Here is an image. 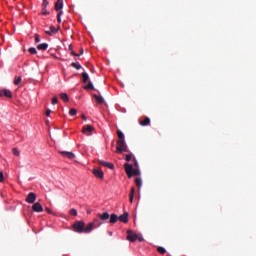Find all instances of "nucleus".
Wrapping results in <instances>:
<instances>
[{
	"mask_svg": "<svg viewBox=\"0 0 256 256\" xmlns=\"http://www.w3.org/2000/svg\"><path fill=\"white\" fill-rule=\"evenodd\" d=\"M119 220L120 222H124V223L129 222V212H125L124 214H121L119 216Z\"/></svg>",
	"mask_w": 256,
	"mask_h": 256,
	"instance_id": "nucleus-14",
	"label": "nucleus"
},
{
	"mask_svg": "<svg viewBox=\"0 0 256 256\" xmlns=\"http://www.w3.org/2000/svg\"><path fill=\"white\" fill-rule=\"evenodd\" d=\"M63 5V0H57L55 3V10L60 12L61 9H63Z\"/></svg>",
	"mask_w": 256,
	"mask_h": 256,
	"instance_id": "nucleus-15",
	"label": "nucleus"
},
{
	"mask_svg": "<svg viewBox=\"0 0 256 256\" xmlns=\"http://www.w3.org/2000/svg\"><path fill=\"white\" fill-rule=\"evenodd\" d=\"M69 50L72 52V46H69Z\"/></svg>",
	"mask_w": 256,
	"mask_h": 256,
	"instance_id": "nucleus-49",
	"label": "nucleus"
},
{
	"mask_svg": "<svg viewBox=\"0 0 256 256\" xmlns=\"http://www.w3.org/2000/svg\"><path fill=\"white\" fill-rule=\"evenodd\" d=\"M151 121L149 117H145V119L143 121H140V125H142V127H146L147 125H150Z\"/></svg>",
	"mask_w": 256,
	"mask_h": 256,
	"instance_id": "nucleus-18",
	"label": "nucleus"
},
{
	"mask_svg": "<svg viewBox=\"0 0 256 256\" xmlns=\"http://www.w3.org/2000/svg\"><path fill=\"white\" fill-rule=\"evenodd\" d=\"M113 234V232H110V235H112Z\"/></svg>",
	"mask_w": 256,
	"mask_h": 256,
	"instance_id": "nucleus-51",
	"label": "nucleus"
},
{
	"mask_svg": "<svg viewBox=\"0 0 256 256\" xmlns=\"http://www.w3.org/2000/svg\"><path fill=\"white\" fill-rule=\"evenodd\" d=\"M71 66H73V68H76V70H81L82 68L81 64L77 62H72Z\"/></svg>",
	"mask_w": 256,
	"mask_h": 256,
	"instance_id": "nucleus-27",
	"label": "nucleus"
},
{
	"mask_svg": "<svg viewBox=\"0 0 256 256\" xmlns=\"http://www.w3.org/2000/svg\"><path fill=\"white\" fill-rule=\"evenodd\" d=\"M134 166H135V168L139 167V163H138L136 157H134Z\"/></svg>",
	"mask_w": 256,
	"mask_h": 256,
	"instance_id": "nucleus-40",
	"label": "nucleus"
},
{
	"mask_svg": "<svg viewBox=\"0 0 256 256\" xmlns=\"http://www.w3.org/2000/svg\"><path fill=\"white\" fill-rule=\"evenodd\" d=\"M69 115L71 117H74L75 115H77V108H70Z\"/></svg>",
	"mask_w": 256,
	"mask_h": 256,
	"instance_id": "nucleus-26",
	"label": "nucleus"
},
{
	"mask_svg": "<svg viewBox=\"0 0 256 256\" xmlns=\"http://www.w3.org/2000/svg\"><path fill=\"white\" fill-rule=\"evenodd\" d=\"M117 135H118V141H122V139H124V133L120 129H118Z\"/></svg>",
	"mask_w": 256,
	"mask_h": 256,
	"instance_id": "nucleus-24",
	"label": "nucleus"
},
{
	"mask_svg": "<svg viewBox=\"0 0 256 256\" xmlns=\"http://www.w3.org/2000/svg\"><path fill=\"white\" fill-rule=\"evenodd\" d=\"M157 251L160 253V255H165V253H167V250L164 248V246H158Z\"/></svg>",
	"mask_w": 256,
	"mask_h": 256,
	"instance_id": "nucleus-21",
	"label": "nucleus"
},
{
	"mask_svg": "<svg viewBox=\"0 0 256 256\" xmlns=\"http://www.w3.org/2000/svg\"><path fill=\"white\" fill-rule=\"evenodd\" d=\"M46 212H48V214H52V210H50V208H46Z\"/></svg>",
	"mask_w": 256,
	"mask_h": 256,
	"instance_id": "nucleus-45",
	"label": "nucleus"
},
{
	"mask_svg": "<svg viewBox=\"0 0 256 256\" xmlns=\"http://www.w3.org/2000/svg\"><path fill=\"white\" fill-rule=\"evenodd\" d=\"M124 169L128 175V177H133V175H140L141 171L138 167L134 169L133 165L131 163H125L124 164Z\"/></svg>",
	"mask_w": 256,
	"mask_h": 256,
	"instance_id": "nucleus-1",
	"label": "nucleus"
},
{
	"mask_svg": "<svg viewBox=\"0 0 256 256\" xmlns=\"http://www.w3.org/2000/svg\"><path fill=\"white\" fill-rule=\"evenodd\" d=\"M137 238H138V234L133 232V230H127V240H130V242H135Z\"/></svg>",
	"mask_w": 256,
	"mask_h": 256,
	"instance_id": "nucleus-6",
	"label": "nucleus"
},
{
	"mask_svg": "<svg viewBox=\"0 0 256 256\" xmlns=\"http://www.w3.org/2000/svg\"><path fill=\"white\" fill-rule=\"evenodd\" d=\"M35 42L39 44L41 42L39 34H35Z\"/></svg>",
	"mask_w": 256,
	"mask_h": 256,
	"instance_id": "nucleus-37",
	"label": "nucleus"
},
{
	"mask_svg": "<svg viewBox=\"0 0 256 256\" xmlns=\"http://www.w3.org/2000/svg\"><path fill=\"white\" fill-rule=\"evenodd\" d=\"M137 238H138V240H139L140 242H142V241L144 240V238H143L142 235L138 236V234H137Z\"/></svg>",
	"mask_w": 256,
	"mask_h": 256,
	"instance_id": "nucleus-42",
	"label": "nucleus"
},
{
	"mask_svg": "<svg viewBox=\"0 0 256 256\" xmlns=\"http://www.w3.org/2000/svg\"><path fill=\"white\" fill-rule=\"evenodd\" d=\"M48 5H49L48 0L42 1V15H49L50 12L47 10Z\"/></svg>",
	"mask_w": 256,
	"mask_h": 256,
	"instance_id": "nucleus-10",
	"label": "nucleus"
},
{
	"mask_svg": "<svg viewBox=\"0 0 256 256\" xmlns=\"http://www.w3.org/2000/svg\"><path fill=\"white\" fill-rule=\"evenodd\" d=\"M32 210H34V212H43V206L42 204H40V202L35 201V203L32 206Z\"/></svg>",
	"mask_w": 256,
	"mask_h": 256,
	"instance_id": "nucleus-12",
	"label": "nucleus"
},
{
	"mask_svg": "<svg viewBox=\"0 0 256 256\" xmlns=\"http://www.w3.org/2000/svg\"><path fill=\"white\" fill-rule=\"evenodd\" d=\"M135 184H136V186H137L138 188H141V186H142V180H141V178H136Z\"/></svg>",
	"mask_w": 256,
	"mask_h": 256,
	"instance_id": "nucleus-29",
	"label": "nucleus"
},
{
	"mask_svg": "<svg viewBox=\"0 0 256 256\" xmlns=\"http://www.w3.org/2000/svg\"><path fill=\"white\" fill-rule=\"evenodd\" d=\"M117 220H119V216L117 214H111L110 223L115 224V222H117Z\"/></svg>",
	"mask_w": 256,
	"mask_h": 256,
	"instance_id": "nucleus-19",
	"label": "nucleus"
},
{
	"mask_svg": "<svg viewBox=\"0 0 256 256\" xmlns=\"http://www.w3.org/2000/svg\"><path fill=\"white\" fill-rule=\"evenodd\" d=\"M80 54H84V50L82 49V50H80Z\"/></svg>",
	"mask_w": 256,
	"mask_h": 256,
	"instance_id": "nucleus-48",
	"label": "nucleus"
},
{
	"mask_svg": "<svg viewBox=\"0 0 256 256\" xmlns=\"http://www.w3.org/2000/svg\"><path fill=\"white\" fill-rule=\"evenodd\" d=\"M84 88L86 90H94L95 86H94L93 82H88V84H86V86H84Z\"/></svg>",
	"mask_w": 256,
	"mask_h": 256,
	"instance_id": "nucleus-22",
	"label": "nucleus"
},
{
	"mask_svg": "<svg viewBox=\"0 0 256 256\" xmlns=\"http://www.w3.org/2000/svg\"><path fill=\"white\" fill-rule=\"evenodd\" d=\"M71 54H72L73 56H80L79 54H76V52H74V50H71Z\"/></svg>",
	"mask_w": 256,
	"mask_h": 256,
	"instance_id": "nucleus-44",
	"label": "nucleus"
},
{
	"mask_svg": "<svg viewBox=\"0 0 256 256\" xmlns=\"http://www.w3.org/2000/svg\"><path fill=\"white\" fill-rule=\"evenodd\" d=\"M101 224H102V222L98 218H95L93 220V222H89V224H87V225L84 223V232L86 234H88L89 232H92V230H94V228L101 226Z\"/></svg>",
	"mask_w": 256,
	"mask_h": 256,
	"instance_id": "nucleus-2",
	"label": "nucleus"
},
{
	"mask_svg": "<svg viewBox=\"0 0 256 256\" xmlns=\"http://www.w3.org/2000/svg\"><path fill=\"white\" fill-rule=\"evenodd\" d=\"M50 29H51V35L52 33H57L58 29H56V27H54V25H50Z\"/></svg>",
	"mask_w": 256,
	"mask_h": 256,
	"instance_id": "nucleus-34",
	"label": "nucleus"
},
{
	"mask_svg": "<svg viewBox=\"0 0 256 256\" xmlns=\"http://www.w3.org/2000/svg\"><path fill=\"white\" fill-rule=\"evenodd\" d=\"M47 124H49V121H46Z\"/></svg>",
	"mask_w": 256,
	"mask_h": 256,
	"instance_id": "nucleus-50",
	"label": "nucleus"
},
{
	"mask_svg": "<svg viewBox=\"0 0 256 256\" xmlns=\"http://www.w3.org/2000/svg\"><path fill=\"white\" fill-rule=\"evenodd\" d=\"M69 214H71L72 216H77L78 212L76 208H71V210L69 211Z\"/></svg>",
	"mask_w": 256,
	"mask_h": 256,
	"instance_id": "nucleus-31",
	"label": "nucleus"
},
{
	"mask_svg": "<svg viewBox=\"0 0 256 256\" xmlns=\"http://www.w3.org/2000/svg\"><path fill=\"white\" fill-rule=\"evenodd\" d=\"M59 153L62 157H67L68 159H74L76 157L72 151H59Z\"/></svg>",
	"mask_w": 256,
	"mask_h": 256,
	"instance_id": "nucleus-8",
	"label": "nucleus"
},
{
	"mask_svg": "<svg viewBox=\"0 0 256 256\" xmlns=\"http://www.w3.org/2000/svg\"><path fill=\"white\" fill-rule=\"evenodd\" d=\"M60 98L62 100H64V102H68L69 101V96H68L67 92H61L60 93Z\"/></svg>",
	"mask_w": 256,
	"mask_h": 256,
	"instance_id": "nucleus-20",
	"label": "nucleus"
},
{
	"mask_svg": "<svg viewBox=\"0 0 256 256\" xmlns=\"http://www.w3.org/2000/svg\"><path fill=\"white\" fill-rule=\"evenodd\" d=\"M57 103H58V96H53L52 105H57Z\"/></svg>",
	"mask_w": 256,
	"mask_h": 256,
	"instance_id": "nucleus-33",
	"label": "nucleus"
},
{
	"mask_svg": "<svg viewBox=\"0 0 256 256\" xmlns=\"http://www.w3.org/2000/svg\"><path fill=\"white\" fill-rule=\"evenodd\" d=\"M116 151L117 153H123V151L128 152V145L125 141V135H123V139H121V141H117L116 143Z\"/></svg>",
	"mask_w": 256,
	"mask_h": 256,
	"instance_id": "nucleus-3",
	"label": "nucleus"
},
{
	"mask_svg": "<svg viewBox=\"0 0 256 256\" xmlns=\"http://www.w3.org/2000/svg\"><path fill=\"white\" fill-rule=\"evenodd\" d=\"M82 119H83L84 121H87V117H86L85 115H82Z\"/></svg>",
	"mask_w": 256,
	"mask_h": 256,
	"instance_id": "nucleus-47",
	"label": "nucleus"
},
{
	"mask_svg": "<svg viewBox=\"0 0 256 256\" xmlns=\"http://www.w3.org/2000/svg\"><path fill=\"white\" fill-rule=\"evenodd\" d=\"M73 230L78 233L85 232V222L83 220H77L73 224Z\"/></svg>",
	"mask_w": 256,
	"mask_h": 256,
	"instance_id": "nucleus-4",
	"label": "nucleus"
},
{
	"mask_svg": "<svg viewBox=\"0 0 256 256\" xmlns=\"http://www.w3.org/2000/svg\"><path fill=\"white\" fill-rule=\"evenodd\" d=\"M100 165H104L105 167H109V169H114V163H110L109 161H104V159H99Z\"/></svg>",
	"mask_w": 256,
	"mask_h": 256,
	"instance_id": "nucleus-13",
	"label": "nucleus"
},
{
	"mask_svg": "<svg viewBox=\"0 0 256 256\" xmlns=\"http://www.w3.org/2000/svg\"><path fill=\"white\" fill-rule=\"evenodd\" d=\"M93 174L95 177H99V179H103L104 177V171L100 167L93 169Z\"/></svg>",
	"mask_w": 256,
	"mask_h": 256,
	"instance_id": "nucleus-9",
	"label": "nucleus"
},
{
	"mask_svg": "<svg viewBox=\"0 0 256 256\" xmlns=\"http://www.w3.org/2000/svg\"><path fill=\"white\" fill-rule=\"evenodd\" d=\"M22 82V76H17V78L14 79V84L19 85Z\"/></svg>",
	"mask_w": 256,
	"mask_h": 256,
	"instance_id": "nucleus-28",
	"label": "nucleus"
},
{
	"mask_svg": "<svg viewBox=\"0 0 256 256\" xmlns=\"http://www.w3.org/2000/svg\"><path fill=\"white\" fill-rule=\"evenodd\" d=\"M46 33H47L48 35H52L51 28H50L48 31H46Z\"/></svg>",
	"mask_w": 256,
	"mask_h": 256,
	"instance_id": "nucleus-46",
	"label": "nucleus"
},
{
	"mask_svg": "<svg viewBox=\"0 0 256 256\" xmlns=\"http://www.w3.org/2000/svg\"><path fill=\"white\" fill-rule=\"evenodd\" d=\"M36 198H37L36 194L34 192H30L26 197V202H28V204L34 205L36 202Z\"/></svg>",
	"mask_w": 256,
	"mask_h": 256,
	"instance_id": "nucleus-7",
	"label": "nucleus"
},
{
	"mask_svg": "<svg viewBox=\"0 0 256 256\" xmlns=\"http://www.w3.org/2000/svg\"><path fill=\"white\" fill-rule=\"evenodd\" d=\"M12 152H13V154L14 155H20V151H19V149H16V147H14V149H12Z\"/></svg>",
	"mask_w": 256,
	"mask_h": 256,
	"instance_id": "nucleus-35",
	"label": "nucleus"
},
{
	"mask_svg": "<svg viewBox=\"0 0 256 256\" xmlns=\"http://www.w3.org/2000/svg\"><path fill=\"white\" fill-rule=\"evenodd\" d=\"M49 47L48 44L44 43V44H39L38 45V50H47Z\"/></svg>",
	"mask_w": 256,
	"mask_h": 256,
	"instance_id": "nucleus-25",
	"label": "nucleus"
},
{
	"mask_svg": "<svg viewBox=\"0 0 256 256\" xmlns=\"http://www.w3.org/2000/svg\"><path fill=\"white\" fill-rule=\"evenodd\" d=\"M130 196H132V199L134 200V198H135V188H131Z\"/></svg>",
	"mask_w": 256,
	"mask_h": 256,
	"instance_id": "nucleus-36",
	"label": "nucleus"
},
{
	"mask_svg": "<svg viewBox=\"0 0 256 256\" xmlns=\"http://www.w3.org/2000/svg\"><path fill=\"white\" fill-rule=\"evenodd\" d=\"M125 159H126V161H131V159H133V153H127L125 155Z\"/></svg>",
	"mask_w": 256,
	"mask_h": 256,
	"instance_id": "nucleus-30",
	"label": "nucleus"
},
{
	"mask_svg": "<svg viewBox=\"0 0 256 256\" xmlns=\"http://www.w3.org/2000/svg\"><path fill=\"white\" fill-rule=\"evenodd\" d=\"M61 15H63V11H59L58 14H57V21L58 23H61Z\"/></svg>",
	"mask_w": 256,
	"mask_h": 256,
	"instance_id": "nucleus-32",
	"label": "nucleus"
},
{
	"mask_svg": "<svg viewBox=\"0 0 256 256\" xmlns=\"http://www.w3.org/2000/svg\"><path fill=\"white\" fill-rule=\"evenodd\" d=\"M83 82L86 83L89 80V74L87 72H82Z\"/></svg>",
	"mask_w": 256,
	"mask_h": 256,
	"instance_id": "nucleus-23",
	"label": "nucleus"
},
{
	"mask_svg": "<svg viewBox=\"0 0 256 256\" xmlns=\"http://www.w3.org/2000/svg\"><path fill=\"white\" fill-rule=\"evenodd\" d=\"M30 54H37L36 48H29Z\"/></svg>",
	"mask_w": 256,
	"mask_h": 256,
	"instance_id": "nucleus-38",
	"label": "nucleus"
},
{
	"mask_svg": "<svg viewBox=\"0 0 256 256\" xmlns=\"http://www.w3.org/2000/svg\"><path fill=\"white\" fill-rule=\"evenodd\" d=\"M129 201H130L131 204H133L134 200H133V197L131 196V194H129Z\"/></svg>",
	"mask_w": 256,
	"mask_h": 256,
	"instance_id": "nucleus-43",
	"label": "nucleus"
},
{
	"mask_svg": "<svg viewBox=\"0 0 256 256\" xmlns=\"http://www.w3.org/2000/svg\"><path fill=\"white\" fill-rule=\"evenodd\" d=\"M98 216H99L100 220H109V218H110L109 212H103V214H99Z\"/></svg>",
	"mask_w": 256,
	"mask_h": 256,
	"instance_id": "nucleus-17",
	"label": "nucleus"
},
{
	"mask_svg": "<svg viewBox=\"0 0 256 256\" xmlns=\"http://www.w3.org/2000/svg\"><path fill=\"white\" fill-rule=\"evenodd\" d=\"M0 96H7V98H12L13 94L11 90H8L7 88H3L0 90Z\"/></svg>",
	"mask_w": 256,
	"mask_h": 256,
	"instance_id": "nucleus-11",
	"label": "nucleus"
},
{
	"mask_svg": "<svg viewBox=\"0 0 256 256\" xmlns=\"http://www.w3.org/2000/svg\"><path fill=\"white\" fill-rule=\"evenodd\" d=\"M93 131H95V127H93L92 125H84L82 129V133L87 136L92 135Z\"/></svg>",
	"mask_w": 256,
	"mask_h": 256,
	"instance_id": "nucleus-5",
	"label": "nucleus"
},
{
	"mask_svg": "<svg viewBox=\"0 0 256 256\" xmlns=\"http://www.w3.org/2000/svg\"><path fill=\"white\" fill-rule=\"evenodd\" d=\"M4 173L3 171H0V181H4Z\"/></svg>",
	"mask_w": 256,
	"mask_h": 256,
	"instance_id": "nucleus-41",
	"label": "nucleus"
},
{
	"mask_svg": "<svg viewBox=\"0 0 256 256\" xmlns=\"http://www.w3.org/2000/svg\"><path fill=\"white\" fill-rule=\"evenodd\" d=\"M51 113H52L51 108H48V109L46 110V117H50Z\"/></svg>",
	"mask_w": 256,
	"mask_h": 256,
	"instance_id": "nucleus-39",
	"label": "nucleus"
},
{
	"mask_svg": "<svg viewBox=\"0 0 256 256\" xmlns=\"http://www.w3.org/2000/svg\"><path fill=\"white\" fill-rule=\"evenodd\" d=\"M95 100L98 102V105H103L105 102L103 96H99V94H93Z\"/></svg>",
	"mask_w": 256,
	"mask_h": 256,
	"instance_id": "nucleus-16",
	"label": "nucleus"
}]
</instances>
